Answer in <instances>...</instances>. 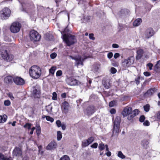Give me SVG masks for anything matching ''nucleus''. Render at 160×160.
Wrapping results in <instances>:
<instances>
[{"label":"nucleus","mask_w":160,"mask_h":160,"mask_svg":"<svg viewBox=\"0 0 160 160\" xmlns=\"http://www.w3.org/2000/svg\"><path fill=\"white\" fill-rule=\"evenodd\" d=\"M61 107L62 109L65 112L67 113L68 112L69 107V105L68 102L67 101L63 102Z\"/></svg>","instance_id":"2eb2a0df"},{"label":"nucleus","mask_w":160,"mask_h":160,"mask_svg":"<svg viewBox=\"0 0 160 160\" xmlns=\"http://www.w3.org/2000/svg\"><path fill=\"white\" fill-rule=\"evenodd\" d=\"M52 99L55 100L57 99V94L55 92H53L52 93Z\"/></svg>","instance_id":"58836bf2"},{"label":"nucleus","mask_w":160,"mask_h":160,"mask_svg":"<svg viewBox=\"0 0 160 160\" xmlns=\"http://www.w3.org/2000/svg\"><path fill=\"white\" fill-rule=\"evenodd\" d=\"M89 144L87 140H85L82 142V146L84 147L87 146Z\"/></svg>","instance_id":"473e14b6"},{"label":"nucleus","mask_w":160,"mask_h":160,"mask_svg":"<svg viewBox=\"0 0 160 160\" xmlns=\"http://www.w3.org/2000/svg\"><path fill=\"white\" fill-rule=\"evenodd\" d=\"M141 77L140 76H138V77L135 79V81L136 83L137 84H138L140 83V79Z\"/></svg>","instance_id":"4c0bfd02"},{"label":"nucleus","mask_w":160,"mask_h":160,"mask_svg":"<svg viewBox=\"0 0 160 160\" xmlns=\"http://www.w3.org/2000/svg\"><path fill=\"white\" fill-rule=\"evenodd\" d=\"M40 91L36 89L33 90L32 95L35 98H38L40 97Z\"/></svg>","instance_id":"412c9836"},{"label":"nucleus","mask_w":160,"mask_h":160,"mask_svg":"<svg viewBox=\"0 0 160 160\" xmlns=\"http://www.w3.org/2000/svg\"><path fill=\"white\" fill-rule=\"evenodd\" d=\"M154 34V31L152 28L147 29L145 32L144 36L145 38L148 39Z\"/></svg>","instance_id":"9b49d317"},{"label":"nucleus","mask_w":160,"mask_h":160,"mask_svg":"<svg viewBox=\"0 0 160 160\" xmlns=\"http://www.w3.org/2000/svg\"><path fill=\"white\" fill-rule=\"evenodd\" d=\"M113 56V53L112 52H109L107 55V56L109 59L111 58Z\"/></svg>","instance_id":"864d4df0"},{"label":"nucleus","mask_w":160,"mask_h":160,"mask_svg":"<svg viewBox=\"0 0 160 160\" xmlns=\"http://www.w3.org/2000/svg\"><path fill=\"white\" fill-rule=\"evenodd\" d=\"M0 159L2 160H10L9 158L4 157V156L0 153Z\"/></svg>","instance_id":"72a5a7b5"},{"label":"nucleus","mask_w":160,"mask_h":160,"mask_svg":"<svg viewBox=\"0 0 160 160\" xmlns=\"http://www.w3.org/2000/svg\"><path fill=\"white\" fill-rule=\"evenodd\" d=\"M59 160H70V158L68 156L65 155L61 158Z\"/></svg>","instance_id":"f704fd0d"},{"label":"nucleus","mask_w":160,"mask_h":160,"mask_svg":"<svg viewBox=\"0 0 160 160\" xmlns=\"http://www.w3.org/2000/svg\"><path fill=\"white\" fill-rule=\"evenodd\" d=\"M98 146V143H95L93 144L91 146V147L92 148H97Z\"/></svg>","instance_id":"8fccbe9b"},{"label":"nucleus","mask_w":160,"mask_h":160,"mask_svg":"<svg viewBox=\"0 0 160 160\" xmlns=\"http://www.w3.org/2000/svg\"><path fill=\"white\" fill-rule=\"evenodd\" d=\"M145 119V117L144 116H141L139 118V121L141 122H143Z\"/></svg>","instance_id":"de8ad7c7"},{"label":"nucleus","mask_w":160,"mask_h":160,"mask_svg":"<svg viewBox=\"0 0 160 160\" xmlns=\"http://www.w3.org/2000/svg\"><path fill=\"white\" fill-rule=\"evenodd\" d=\"M4 104L5 106H9L10 105V102L9 100H6L4 102Z\"/></svg>","instance_id":"09e8293b"},{"label":"nucleus","mask_w":160,"mask_h":160,"mask_svg":"<svg viewBox=\"0 0 160 160\" xmlns=\"http://www.w3.org/2000/svg\"><path fill=\"white\" fill-rule=\"evenodd\" d=\"M29 73L32 78L37 79L39 78L41 75V70L38 66H33L29 69Z\"/></svg>","instance_id":"f257e3e1"},{"label":"nucleus","mask_w":160,"mask_h":160,"mask_svg":"<svg viewBox=\"0 0 160 160\" xmlns=\"http://www.w3.org/2000/svg\"><path fill=\"white\" fill-rule=\"evenodd\" d=\"M0 53L2 57L4 60L9 62V55L6 50L3 48L1 49Z\"/></svg>","instance_id":"1a4fd4ad"},{"label":"nucleus","mask_w":160,"mask_h":160,"mask_svg":"<svg viewBox=\"0 0 160 160\" xmlns=\"http://www.w3.org/2000/svg\"><path fill=\"white\" fill-rule=\"evenodd\" d=\"M94 108L92 106L88 107L86 110V111L88 115H89L92 114L94 112Z\"/></svg>","instance_id":"f3484780"},{"label":"nucleus","mask_w":160,"mask_h":160,"mask_svg":"<svg viewBox=\"0 0 160 160\" xmlns=\"http://www.w3.org/2000/svg\"><path fill=\"white\" fill-rule=\"evenodd\" d=\"M56 68V66H53L49 70V73H51L52 75H53Z\"/></svg>","instance_id":"a878e982"},{"label":"nucleus","mask_w":160,"mask_h":160,"mask_svg":"<svg viewBox=\"0 0 160 160\" xmlns=\"http://www.w3.org/2000/svg\"><path fill=\"white\" fill-rule=\"evenodd\" d=\"M30 40L33 42L39 41L41 38V36L38 32L34 30L31 31L29 33Z\"/></svg>","instance_id":"39448f33"},{"label":"nucleus","mask_w":160,"mask_h":160,"mask_svg":"<svg viewBox=\"0 0 160 160\" xmlns=\"http://www.w3.org/2000/svg\"><path fill=\"white\" fill-rule=\"evenodd\" d=\"M57 76H60L62 75V71L61 70L58 71L56 72Z\"/></svg>","instance_id":"a18cd8bd"},{"label":"nucleus","mask_w":160,"mask_h":160,"mask_svg":"<svg viewBox=\"0 0 160 160\" xmlns=\"http://www.w3.org/2000/svg\"><path fill=\"white\" fill-rule=\"evenodd\" d=\"M62 138V132L60 131L57 132V139L58 141H60Z\"/></svg>","instance_id":"393cba45"},{"label":"nucleus","mask_w":160,"mask_h":160,"mask_svg":"<svg viewBox=\"0 0 160 160\" xmlns=\"http://www.w3.org/2000/svg\"><path fill=\"white\" fill-rule=\"evenodd\" d=\"M121 118L119 116L117 117L113 122V125L112 130V135H117L120 131V124Z\"/></svg>","instance_id":"20e7f679"},{"label":"nucleus","mask_w":160,"mask_h":160,"mask_svg":"<svg viewBox=\"0 0 160 160\" xmlns=\"http://www.w3.org/2000/svg\"><path fill=\"white\" fill-rule=\"evenodd\" d=\"M93 34L92 33H90L89 35V38L90 39H92V40H94L95 39V38L93 37Z\"/></svg>","instance_id":"603ef678"},{"label":"nucleus","mask_w":160,"mask_h":160,"mask_svg":"<svg viewBox=\"0 0 160 160\" xmlns=\"http://www.w3.org/2000/svg\"><path fill=\"white\" fill-rule=\"evenodd\" d=\"M4 82L7 84H9L10 82V76H8L6 77L4 79Z\"/></svg>","instance_id":"c85d7f7f"},{"label":"nucleus","mask_w":160,"mask_h":160,"mask_svg":"<svg viewBox=\"0 0 160 160\" xmlns=\"http://www.w3.org/2000/svg\"><path fill=\"white\" fill-rule=\"evenodd\" d=\"M66 94L64 92L61 94V96L62 98H65L66 97Z\"/></svg>","instance_id":"e2e57ef3"},{"label":"nucleus","mask_w":160,"mask_h":160,"mask_svg":"<svg viewBox=\"0 0 160 160\" xmlns=\"http://www.w3.org/2000/svg\"><path fill=\"white\" fill-rule=\"evenodd\" d=\"M46 119L48 121H50L51 122H53L54 121V119L48 116L46 117Z\"/></svg>","instance_id":"c9c22d12"},{"label":"nucleus","mask_w":160,"mask_h":160,"mask_svg":"<svg viewBox=\"0 0 160 160\" xmlns=\"http://www.w3.org/2000/svg\"><path fill=\"white\" fill-rule=\"evenodd\" d=\"M139 113V111L138 109H135L133 111V113L132 112L130 117L128 116L127 118L128 120H130L135 116L138 115Z\"/></svg>","instance_id":"a211bd4d"},{"label":"nucleus","mask_w":160,"mask_h":160,"mask_svg":"<svg viewBox=\"0 0 160 160\" xmlns=\"http://www.w3.org/2000/svg\"><path fill=\"white\" fill-rule=\"evenodd\" d=\"M12 80L17 85H22L25 83L24 80L18 76L13 77L11 76V82Z\"/></svg>","instance_id":"6e6552de"},{"label":"nucleus","mask_w":160,"mask_h":160,"mask_svg":"<svg viewBox=\"0 0 160 160\" xmlns=\"http://www.w3.org/2000/svg\"><path fill=\"white\" fill-rule=\"evenodd\" d=\"M142 22V20L140 18L136 19L133 23V25L135 27L139 26Z\"/></svg>","instance_id":"aec40b11"},{"label":"nucleus","mask_w":160,"mask_h":160,"mask_svg":"<svg viewBox=\"0 0 160 160\" xmlns=\"http://www.w3.org/2000/svg\"><path fill=\"white\" fill-rule=\"evenodd\" d=\"M7 119V116L4 115L3 116H0V123H3L5 122Z\"/></svg>","instance_id":"b1692460"},{"label":"nucleus","mask_w":160,"mask_h":160,"mask_svg":"<svg viewBox=\"0 0 160 160\" xmlns=\"http://www.w3.org/2000/svg\"><path fill=\"white\" fill-rule=\"evenodd\" d=\"M150 123L148 121L146 120L145 122H144L143 123V124L145 126H148L149 125Z\"/></svg>","instance_id":"6e6d98bb"},{"label":"nucleus","mask_w":160,"mask_h":160,"mask_svg":"<svg viewBox=\"0 0 160 160\" xmlns=\"http://www.w3.org/2000/svg\"><path fill=\"white\" fill-rule=\"evenodd\" d=\"M154 69L156 71L158 69H160V60H159L157 62L154 66Z\"/></svg>","instance_id":"bb28decb"},{"label":"nucleus","mask_w":160,"mask_h":160,"mask_svg":"<svg viewBox=\"0 0 160 160\" xmlns=\"http://www.w3.org/2000/svg\"><path fill=\"white\" fill-rule=\"evenodd\" d=\"M21 25L18 22H15L11 25V31L14 33L18 32L20 29Z\"/></svg>","instance_id":"0eeeda50"},{"label":"nucleus","mask_w":160,"mask_h":160,"mask_svg":"<svg viewBox=\"0 0 160 160\" xmlns=\"http://www.w3.org/2000/svg\"><path fill=\"white\" fill-rule=\"evenodd\" d=\"M148 141L147 140H144L142 142V145L145 148H148Z\"/></svg>","instance_id":"5701e85b"},{"label":"nucleus","mask_w":160,"mask_h":160,"mask_svg":"<svg viewBox=\"0 0 160 160\" xmlns=\"http://www.w3.org/2000/svg\"><path fill=\"white\" fill-rule=\"evenodd\" d=\"M61 127H62V129L63 130H64L66 129V126L65 125V124H62L61 125Z\"/></svg>","instance_id":"338daca9"},{"label":"nucleus","mask_w":160,"mask_h":160,"mask_svg":"<svg viewBox=\"0 0 160 160\" xmlns=\"http://www.w3.org/2000/svg\"><path fill=\"white\" fill-rule=\"evenodd\" d=\"M118 156L122 159H124L125 158V156L122 154L121 151L118 152Z\"/></svg>","instance_id":"7c9ffc66"},{"label":"nucleus","mask_w":160,"mask_h":160,"mask_svg":"<svg viewBox=\"0 0 160 160\" xmlns=\"http://www.w3.org/2000/svg\"><path fill=\"white\" fill-rule=\"evenodd\" d=\"M36 132L38 136H39L40 135L41 132V129L40 128H38L36 129Z\"/></svg>","instance_id":"5fc2aeb1"},{"label":"nucleus","mask_w":160,"mask_h":160,"mask_svg":"<svg viewBox=\"0 0 160 160\" xmlns=\"http://www.w3.org/2000/svg\"><path fill=\"white\" fill-rule=\"evenodd\" d=\"M88 143L90 144L94 141V138L93 137H91L87 139Z\"/></svg>","instance_id":"79ce46f5"},{"label":"nucleus","mask_w":160,"mask_h":160,"mask_svg":"<svg viewBox=\"0 0 160 160\" xmlns=\"http://www.w3.org/2000/svg\"><path fill=\"white\" fill-rule=\"evenodd\" d=\"M149 106L148 105H146L143 107L144 110L146 112H148L149 110Z\"/></svg>","instance_id":"ea45409f"},{"label":"nucleus","mask_w":160,"mask_h":160,"mask_svg":"<svg viewBox=\"0 0 160 160\" xmlns=\"http://www.w3.org/2000/svg\"><path fill=\"white\" fill-rule=\"evenodd\" d=\"M120 56V54L118 53H115L114 55V57L115 59L117 58H118Z\"/></svg>","instance_id":"13d9d810"},{"label":"nucleus","mask_w":160,"mask_h":160,"mask_svg":"<svg viewBox=\"0 0 160 160\" xmlns=\"http://www.w3.org/2000/svg\"><path fill=\"white\" fill-rule=\"evenodd\" d=\"M112 47L114 48H118L119 46L117 44H113L112 45Z\"/></svg>","instance_id":"680f3d73"},{"label":"nucleus","mask_w":160,"mask_h":160,"mask_svg":"<svg viewBox=\"0 0 160 160\" xmlns=\"http://www.w3.org/2000/svg\"><path fill=\"white\" fill-rule=\"evenodd\" d=\"M155 89H151L147 91V93L150 95L153 94L155 91Z\"/></svg>","instance_id":"cd10ccee"},{"label":"nucleus","mask_w":160,"mask_h":160,"mask_svg":"<svg viewBox=\"0 0 160 160\" xmlns=\"http://www.w3.org/2000/svg\"><path fill=\"white\" fill-rule=\"evenodd\" d=\"M115 105V102L114 101L110 102L109 103V106L110 107H113Z\"/></svg>","instance_id":"3c124183"},{"label":"nucleus","mask_w":160,"mask_h":160,"mask_svg":"<svg viewBox=\"0 0 160 160\" xmlns=\"http://www.w3.org/2000/svg\"><path fill=\"white\" fill-rule=\"evenodd\" d=\"M157 118L158 119H160V111L158 112L156 115Z\"/></svg>","instance_id":"0e129e2a"},{"label":"nucleus","mask_w":160,"mask_h":160,"mask_svg":"<svg viewBox=\"0 0 160 160\" xmlns=\"http://www.w3.org/2000/svg\"><path fill=\"white\" fill-rule=\"evenodd\" d=\"M110 71L112 73L114 74L116 73L117 70L115 68L112 67Z\"/></svg>","instance_id":"37998d69"},{"label":"nucleus","mask_w":160,"mask_h":160,"mask_svg":"<svg viewBox=\"0 0 160 160\" xmlns=\"http://www.w3.org/2000/svg\"><path fill=\"white\" fill-rule=\"evenodd\" d=\"M144 75L146 76H149L150 75V74L149 72H144L143 73Z\"/></svg>","instance_id":"052dcab7"},{"label":"nucleus","mask_w":160,"mask_h":160,"mask_svg":"<svg viewBox=\"0 0 160 160\" xmlns=\"http://www.w3.org/2000/svg\"><path fill=\"white\" fill-rule=\"evenodd\" d=\"M143 52V51L142 49H139L137 51V55L136 56V59H140L142 56Z\"/></svg>","instance_id":"6ab92c4d"},{"label":"nucleus","mask_w":160,"mask_h":160,"mask_svg":"<svg viewBox=\"0 0 160 160\" xmlns=\"http://www.w3.org/2000/svg\"><path fill=\"white\" fill-rule=\"evenodd\" d=\"M111 153L110 152L108 151L105 154V155H106L108 157H110L111 156Z\"/></svg>","instance_id":"69168bd1"},{"label":"nucleus","mask_w":160,"mask_h":160,"mask_svg":"<svg viewBox=\"0 0 160 160\" xmlns=\"http://www.w3.org/2000/svg\"><path fill=\"white\" fill-rule=\"evenodd\" d=\"M63 40L68 46L73 45L77 42L75 36L71 34L67 35L65 33L63 36Z\"/></svg>","instance_id":"f03ea898"},{"label":"nucleus","mask_w":160,"mask_h":160,"mask_svg":"<svg viewBox=\"0 0 160 160\" xmlns=\"http://www.w3.org/2000/svg\"><path fill=\"white\" fill-rule=\"evenodd\" d=\"M75 60L76 61L75 63V65L77 67H78L80 64H81L82 66L83 65V62L84 59L83 58H82L81 56H76V58H75Z\"/></svg>","instance_id":"dca6fc26"},{"label":"nucleus","mask_w":160,"mask_h":160,"mask_svg":"<svg viewBox=\"0 0 160 160\" xmlns=\"http://www.w3.org/2000/svg\"><path fill=\"white\" fill-rule=\"evenodd\" d=\"M10 10L5 8L0 12V16L2 19H7L9 16Z\"/></svg>","instance_id":"423d86ee"},{"label":"nucleus","mask_w":160,"mask_h":160,"mask_svg":"<svg viewBox=\"0 0 160 160\" xmlns=\"http://www.w3.org/2000/svg\"><path fill=\"white\" fill-rule=\"evenodd\" d=\"M32 124L29 123H26L24 126V127L27 128L28 129H30L31 127Z\"/></svg>","instance_id":"a19ab883"},{"label":"nucleus","mask_w":160,"mask_h":160,"mask_svg":"<svg viewBox=\"0 0 160 160\" xmlns=\"http://www.w3.org/2000/svg\"><path fill=\"white\" fill-rule=\"evenodd\" d=\"M66 81L68 84L71 86L76 85L79 83V82L76 79L71 77L68 78L66 79Z\"/></svg>","instance_id":"9d476101"},{"label":"nucleus","mask_w":160,"mask_h":160,"mask_svg":"<svg viewBox=\"0 0 160 160\" xmlns=\"http://www.w3.org/2000/svg\"><path fill=\"white\" fill-rule=\"evenodd\" d=\"M132 108L128 106L126 107L122 112V114L124 117H126L131 115L132 112Z\"/></svg>","instance_id":"f8f14e48"},{"label":"nucleus","mask_w":160,"mask_h":160,"mask_svg":"<svg viewBox=\"0 0 160 160\" xmlns=\"http://www.w3.org/2000/svg\"><path fill=\"white\" fill-rule=\"evenodd\" d=\"M56 124L57 126L58 127H60L62 125L61 121L59 120H58L56 121Z\"/></svg>","instance_id":"49530a36"},{"label":"nucleus","mask_w":160,"mask_h":160,"mask_svg":"<svg viewBox=\"0 0 160 160\" xmlns=\"http://www.w3.org/2000/svg\"><path fill=\"white\" fill-rule=\"evenodd\" d=\"M147 66L149 67V69L150 70H151L152 69V67L153 65L151 63H149L147 64Z\"/></svg>","instance_id":"4d7b16f0"},{"label":"nucleus","mask_w":160,"mask_h":160,"mask_svg":"<svg viewBox=\"0 0 160 160\" xmlns=\"http://www.w3.org/2000/svg\"><path fill=\"white\" fill-rule=\"evenodd\" d=\"M13 154L14 155L18 157L21 156L22 151L21 148L17 147L15 148L13 151Z\"/></svg>","instance_id":"ddd939ff"},{"label":"nucleus","mask_w":160,"mask_h":160,"mask_svg":"<svg viewBox=\"0 0 160 160\" xmlns=\"http://www.w3.org/2000/svg\"><path fill=\"white\" fill-rule=\"evenodd\" d=\"M103 85L104 87L107 89L109 88L110 86L109 83L108 82H104Z\"/></svg>","instance_id":"e433bc0d"},{"label":"nucleus","mask_w":160,"mask_h":160,"mask_svg":"<svg viewBox=\"0 0 160 160\" xmlns=\"http://www.w3.org/2000/svg\"><path fill=\"white\" fill-rule=\"evenodd\" d=\"M35 129V127L32 128L31 129V131L30 132V134H32L33 133V131H34Z\"/></svg>","instance_id":"774afa93"},{"label":"nucleus","mask_w":160,"mask_h":160,"mask_svg":"<svg viewBox=\"0 0 160 160\" xmlns=\"http://www.w3.org/2000/svg\"><path fill=\"white\" fill-rule=\"evenodd\" d=\"M57 146V143L54 141L51 142L47 146L46 149L47 150H51L55 149Z\"/></svg>","instance_id":"4468645a"},{"label":"nucleus","mask_w":160,"mask_h":160,"mask_svg":"<svg viewBox=\"0 0 160 160\" xmlns=\"http://www.w3.org/2000/svg\"><path fill=\"white\" fill-rule=\"evenodd\" d=\"M98 148L100 150L102 151L105 148V145L104 144L101 143L99 144Z\"/></svg>","instance_id":"2f4dec72"},{"label":"nucleus","mask_w":160,"mask_h":160,"mask_svg":"<svg viewBox=\"0 0 160 160\" xmlns=\"http://www.w3.org/2000/svg\"><path fill=\"white\" fill-rule=\"evenodd\" d=\"M134 58L132 56L129 57L127 59H124L122 62L121 66L122 70H125L133 64L134 62Z\"/></svg>","instance_id":"7ed1b4c3"},{"label":"nucleus","mask_w":160,"mask_h":160,"mask_svg":"<svg viewBox=\"0 0 160 160\" xmlns=\"http://www.w3.org/2000/svg\"><path fill=\"white\" fill-rule=\"evenodd\" d=\"M52 107L51 105H49L48 106H46L45 108V109L46 111L48 112H51L52 111Z\"/></svg>","instance_id":"c756f323"},{"label":"nucleus","mask_w":160,"mask_h":160,"mask_svg":"<svg viewBox=\"0 0 160 160\" xmlns=\"http://www.w3.org/2000/svg\"><path fill=\"white\" fill-rule=\"evenodd\" d=\"M57 56V54L55 52L52 53L50 55V57L52 59H53L55 58Z\"/></svg>","instance_id":"c03bdc74"},{"label":"nucleus","mask_w":160,"mask_h":160,"mask_svg":"<svg viewBox=\"0 0 160 160\" xmlns=\"http://www.w3.org/2000/svg\"><path fill=\"white\" fill-rule=\"evenodd\" d=\"M110 112L111 114H115L116 113V112L115 110V109L113 108V109H111L110 110Z\"/></svg>","instance_id":"bf43d9fd"},{"label":"nucleus","mask_w":160,"mask_h":160,"mask_svg":"<svg viewBox=\"0 0 160 160\" xmlns=\"http://www.w3.org/2000/svg\"><path fill=\"white\" fill-rule=\"evenodd\" d=\"M100 64H96L92 66V70L94 72H97L100 67Z\"/></svg>","instance_id":"4be33fe9"}]
</instances>
